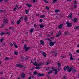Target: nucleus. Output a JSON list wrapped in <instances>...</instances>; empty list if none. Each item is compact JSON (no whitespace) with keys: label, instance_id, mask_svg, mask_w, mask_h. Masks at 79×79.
Here are the masks:
<instances>
[{"label":"nucleus","instance_id":"nucleus-13","mask_svg":"<svg viewBox=\"0 0 79 79\" xmlns=\"http://www.w3.org/2000/svg\"><path fill=\"white\" fill-rule=\"evenodd\" d=\"M25 76L26 75H25V74L24 73H22L21 77H22V78H24V77H25Z\"/></svg>","mask_w":79,"mask_h":79},{"label":"nucleus","instance_id":"nucleus-59","mask_svg":"<svg viewBox=\"0 0 79 79\" xmlns=\"http://www.w3.org/2000/svg\"><path fill=\"white\" fill-rule=\"evenodd\" d=\"M11 29H12V30H13L14 29V27H11Z\"/></svg>","mask_w":79,"mask_h":79},{"label":"nucleus","instance_id":"nucleus-32","mask_svg":"<svg viewBox=\"0 0 79 79\" xmlns=\"http://www.w3.org/2000/svg\"><path fill=\"white\" fill-rule=\"evenodd\" d=\"M43 0L44 2H45V3H48V1H47V0Z\"/></svg>","mask_w":79,"mask_h":79},{"label":"nucleus","instance_id":"nucleus-14","mask_svg":"<svg viewBox=\"0 0 79 79\" xmlns=\"http://www.w3.org/2000/svg\"><path fill=\"white\" fill-rule=\"evenodd\" d=\"M26 5L27 6H28V8H30V7H32V5L29 4H28V3H27Z\"/></svg>","mask_w":79,"mask_h":79},{"label":"nucleus","instance_id":"nucleus-37","mask_svg":"<svg viewBox=\"0 0 79 79\" xmlns=\"http://www.w3.org/2000/svg\"><path fill=\"white\" fill-rule=\"evenodd\" d=\"M45 9H46V10H49V7H48V6H46L45 7Z\"/></svg>","mask_w":79,"mask_h":79},{"label":"nucleus","instance_id":"nucleus-31","mask_svg":"<svg viewBox=\"0 0 79 79\" xmlns=\"http://www.w3.org/2000/svg\"><path fill=\"white\" fill-rule=\"evenodd\" d=\"M25 13L26 14H28V13H29V10H26L25 11Z\"/></svg>","mask_w":79,"mask_h":79},{"label":"nucleus","instance_id":"nucleus-18","mask_svg":"<svg viewBox=\"0 0 79 79\" xmlns=\"http://www.w3.org/2000/svg\"><path fill=\"white\" fill-rule=\"evenodd\" d=\"M55 11L56 12V13H59V12H60V10L59 9H57L55 10Z\"/></svg>","mask_w":79,"mask_h":79},{"label":"nucleus","instance_id":"nucleus-5","mask_svg":"<svg viewBox=\"0 0 79 79\" xmlns=\"http://www.w3.org/2000/svg\"><path fill=\"white\" fill-rule=\"evenodd\" d=\"M66 24L67 25V27H71L72 26H73V25L71 24H70V23H69V21H67L66 22Z\"/></svg>","mask_w":79,"mask_h":79},{"label":"nucleus","instance_id":"nucleus-42","mask_svg":"<svg viewBox=\"0 0 79 79\" xmlns=\"http://www.w3.org/2000/svg\"><path fill=\"white\" fill-rule=\"evenodd\" d=\"M14 47H15V48H18V46L17 45L15 44V46Z\"/></svg>","mask_w":79,"mask_h":79},{"label":"nucleus","instance_id":"nucleus-11","mask_svg":"<svg viewBox=\"0 0 79 79\" xmlns=\"http://www.w3.org/2000/svg\"><path fill=\"white\" fill-rule=\"evenodd\" d=\"M21 21V19H19V20H17V24H19L20 23Z\"/></svg>","mask_w":79,"mask_h":79},{"label":"nucleus","instance_id":"nucleus-47","mask_svg":"<svg viewBox=\"0 0 79 79\" xmlns=\"http://www.w3.org/2000/svg\"><path fill=\"white\" fill-rule=\"evenodd\" d=\"M37 0H34L33 1V3H35V2H37Z\"/></svg>","mask_w":79,"mask_h":79},{"label":"nucleus","instance_id":"nucleus-33","mask_svg":"<svg viewBox=\"0 0 79 79\" xmlns=\"http://www.w3.org/2000/svg\"><path fill=\"white\" fill-rule=\"evenodd\" d=\"M58 68L57 69V71H60L61 69V67H58Z\"/></svg>","mask_w":79,"mask_h":79},{"label":"nucleus","instance_id":"nucleus-1","mask_svg":"<svg viewBox=\"0 0 79 79\" xmlns=\"http://www.w3.org/2000/svg\"><path fill=\"white\" fill-rule=\"evenodd\" d=\"M64 71H66V70H67V71L69 72V73H70L71 71H73V73H75V72H76V70L72 68V67H70L69 68V67L68 66H65L64 68Z\"/></svg>","mask_w":79,"mask_h":79},{"label":"nucleus","instance_id":"nucleus-45","mask_svg":"<svg viewBox=\"0 0 79 79\" xmlns=\"http://www.w3.org/2000/svg\"><path fill=\"white\" fill-rule=\"evenodd\" d=\"M23 67V65L20 64V68H22Z\"/></svg>","mask_w":79,"mask_h":79},{"label":"nucleus","instance_id":"nucleus-62","mask_svg":"<svg viewBox=\"0 0 79 79\" xmlns=\"http://www.w3.org/2000/svg\"><path fill=\"white\" fill-rule=\"evenodd\" d=\"M10 34H11V33H10V32H9V33H8V34L7 35H8V36L10 35Z\"/></svg>","mask_w":79,"mask_h":79},{"label":"nucleus","instance_id":"nucleus-2","mask_svg":"<svg viewBox=\"0 0 79 79\" xmlns=\"http://www.w3.org/2000/svg\"><path fill=\"white\" fill-rule=\"evenodd\" d=\"M35 75H36L37 74V77H40V76H45V74L43 73L41 74L40 73H37L36 72V71L35 70V72L33 73Z\"/></svg>","mask_w":79,"mask_h":79},{"label":"nucleus","instance_id":"nucleus-9","mask_svg":"<svg viewBox=\"0 0 79 79\" xmlns=\"http://www.w3.org/2000/svg\"><path fill=\"white\" fill-rule=\"evenodd\" d=\"M42 54L45 57H46V56H47V54L45 52H43V53H42Z\"/></svg>","mask_w":79,"mask_h":79},{"label":"nucleus","instance_id":"nucleus-43","mask_svg":"<svg viewBox=\"0 0 79 79\" xmlns=\"http://www.w3.org/2000/svg\"><path fill=\"white\" fill-rule=\"evenodd\" d=\"M50 39H52V40H53L55 39V38L53 37H51V38H50Z\"/></svg>","mask_w":79,"mask_h":79},{"label":"nucleus","instance_id":"nucleus-54","mask_svg":"<svg viewBox=\"0 0 79 79\" xmlns=\"http://www.w3.org/2000/svg\"><path fill=\"white\" fill-rule=\"evenodd\" d=\"M16 8H15L14 9V11H16Z\"/></svg>","mask_w":79,"mask_h":79},{"label":"nucleus","instance_id":"nucleus-60","mask_svg":"<svg viewBox=\"0 0 79 79\" xmlns=\"http://www.w3.org/2000/svg\"><path fill=\"white\" fill-rule=\"evenodd\" d=\"M66 79V76H64V79Z\"/></svg>","mask_w":79,"mask_h":79},{"label":"nucleus","instance_id":"nucleus-12","mask_svg":"<svg viewBox=\"0 0 79 79\" xmlns=\"http://www.w3.org/2000/svg\"><path fill=\"white\" fill-rule=\"evenodd\" d=\"M50 46L51 47H53L54 45V43L53 42H50L49 44Z\"/></svg>","mask_w":79,"mask_h":79},{"label":"nucleus","instance_id":"nucleus-61","mask_svg":"<svg viewBox=\"0 0 79 79\" xmlns=\"http://www.w3.org/2000/svg\"><path fill=\"white\" fill-rule=\"evenodd\" d=\"M60 35L58 34V35H56V37H60Z\"/></svg>","mask_w":79,"mask_h":79},{"label":"nucleus","instance_id":"nucleus-50","mask_svg":"<svg viewBox=\"0 0 79 79\" xmlns=\"http://www.w3.org/2000/svg\"><path fill=\"white\" fill-rule=\"evenodd\" d=\"M55 74H58V71H56L55 73H54Z\"/></svg>","mask_w":79,"mask_h":79},{"label":"nucleus","instance_id":"nucleus-7","mask_svg":"<svg viewBox=\"0 0 79 79\" xmlns=\"http://www.w3.org/2000/svg\"><path fill=\"white\" fill-rule=\"evenodd\" d=\"M44 64V62L41 63L40 62L39 63V64H38V66H43Z\"/></svg>","mask_w":79,"mask_h":79},{"label":"nucleus","instance_id":"nucleus-53","mask_svg":"<svg viewBox=\"0 0 79 79\" xmlns=\"http://www.w3.org/2000/svg\"><path fill=\"white\" fill-rule=\"evenodd\" d=\"M42 21H43V20H42V19H40V23H41V22H42Z\"/></svg>","mask_w":79,"mask_h":79},{"label":"nucleus","instance_id":"nucleus-63","mask_svg":"<svg viewBox=\"0 0 79 79\" xmlns=\"http://www.w3.org/2000/svg\"><path fill=\"white\" fill-rule=\"evenodd\" d=\"M76 52H77V53H79V50H77L76 51Z\"/></svg>","mask_w":79,"mask_h":79},{"label":"nucleus","instance_id":"nucleus-30","mask_svg":"<svg viewBox=\"0 0 79 79\" xmlns=\"http://www.w3.org/2000/svg\"><path fill=\"white\" fill-rule=\"evenodd\" d=\"M4 39V38H2L0 40L1 42H2L3 40Z\"/></svg>","mask_w":79,"mask_h":79},{"label":"nucleus","instance_id":"nucleus-20","mask_svg":"<svg viewBox=\"0 0 79 79\" xmlns=\"http://www.w3.org/2000/svg\"><path fill=\"white\" fill-rule=\"evenodd\" d=\"M79 29V26H78L77 27H75L74 28V29L75 30H76V29Z\"/></svg>","mask_w":79,"mask_h":79},{"label":"nucleus","instance_id":"nucleus-15","mask_svg":"<svg viewBox=\"0 0 79 79\" xmlns=\"http://www.w3.org/2000/svg\"><path fill=\"white\" fill-rule=\"evenodd\" d=\"M73 15V13H70V14L68 16V18H72V15Z\"/></svg>","mask_w":79,"mask_h":79},{"label":"nucleus","instance_id":"nucleus-40","mask_svg":"<svg viewBox=\"0 0 79 79\" xmlns=\"http://www.w3.org/2000/svg\"><path fill=\"white\" fill-rule=\"evenodd\" d=\"M57 2V0H53V3H55V2Z\"/></svg>","mask_w":79,"mask_h":79},{"label":"nucleus","instance_id":"nucleus-38","mask_svg":"<svg viewBox=\"0 0 79 79\" xmlns=\"http://www.w3.org/2000/svg\"><path fill=\"white\" fill-rule=\"evenodd\" d=\"M45 15H43L42 16H40V17H41V18H44V17H45Z\"/></svg>","mask_w":79,"mask_h":79},{"label":"nucleus","instance_id":"nucleus-57","mask_svg":"<svg viewBox=\"0 0 79 79\" xmlns=\"http://www.w3.org/2000/svg\"><path fill=\"white\" fill-rule=\"evenodd\" d=\"M52 70H53H53H54V69H55V68L54 67H52Z\"/></svg>","mask_w":79,"mask_h":79},{"label":"nucleus","instance_id":"nucleus-25","mask_svg":"<svg viewBox=\"0 0 79 79\" xmlns=\"http://www.w3.org/2000/svg\"><path fill=\"white\" fill-rule=\"evenodd\" d=\"M35 69H40V67L39 66H36V67H34Z\"/></svg>","mask_w":79,"mask_h":79},{"label":"nucleus","instance_id":"nucleus-29","mask_svg":"<svg viewBox=\"0 0 79 79\" xmlns=\"http://www.w3.org/2000/svg\"><path fill=\"white\" fill-rule=\"evenodd\" d=\"M57 65L58 66V67H61V64L60 63H58Z\"/></svg>","mask_w":79,"mask_h":79},{"label":"nucleus","instance_id":"nucleus-52","mask_svg":"<svg viewBox=\"0 0 79 79\" xmlns=\"http://www.w3.org/2000/svg\"><path fill=\"white\" fill-rule=\"evenodd\" d=\"M50 36H51L50 35H49V34H48V35H47V37H50Z\"/></svg>","mask_w":79,"mask_h":79},{"label":"nucleus","instance_id":"nucleus-22","mask_svg":"<svg viewBox=\"0 0 79 79\" xmlns=\"http://www.w3.org/2000/svg\"><path fill=\"white\" fill-rule=\"evenodd\" d=\"M14 53L15 55H18V52H16V51H14Z\"/></svg>","mask_w":79,"mask_h":79},{"label":"nucleus","instance_id":"nucleus-35","mask_svg":"<svg viewBox=\"0 0 79 79\" xmlns=\"http://www.w3.org/2000/svg\"><path fill=\"white\" fill-rule=\"evenodd\" d=\"M50 61L47 62L46 63V65H48V64H50Z\"/></svg>","mask_w":79,"mask_h":79},{"label":"nucleus","instance_id":"nucleus-46","mask_svg":"<svg viewBox=\"0 0 79 79\" xmlns=\"http://www.w3.org/2000/svg\"><path fill=\"white\" fill-rule=\"evenodd\" d=\"M11 23V24L13 25V24H14L15 23V22H14V21H12Z\"/></svg>","mask_w":79,"mask_h":79},{"label":"nucleus","instance_id":"nucleus-36","mask_svg":"<svg viewBox=\"0 0 79 79\" xmlns=\"http://www.w3.org/2000/svg\"><path fill=\"white\" fill-rule=\"evenodd\" d=\"M20 64H16V66H17V67H19V68H20Z\"/></svg>","mask_w":79,"mask_h":79},{"label":"nucleus","instance_id":"nucleus-19","mask_svg":"<svg viewBox=\"0 0 79 79\" xmlns=\"http://www.w3.org/2000/svg\"><path fill=\"white\" fill-rule=\"evenodd\" d=\"M44 25L43 24H41L40 25V28H43L44 27Z\"/></svg>","mask_w":79,"mask_h":79},{"label":"nucleus","instance_id":"nucleus-55","mask_svg":"<svg viewBox=\"0 0 79 79\" xmlns=\"http://www.w3.org/2000/svg\"><path fill=\"white\" fill-rule=\"evenodd\" d=\"M0 74H1V75H2V74H3V73L2 72H0Z\"/></svg>","mask_w":79,"mask_h":79},{"label":"nucleus","instance_id":"nucleus-10","mask_svg":"<svg viewBox=\"0 0 79 79\" xmlns=\"http://www.w3.org/2000/svg\"><path fill=\"white\" fill-rule=\"evenodd\" d=\"M73 21H74V22H75V23H76L77 21V19L76 18H74L73 19Z\"/></svg>","mask_w":79,"mask_h":79},{"label":"nucleus","instance_id":"nucleus-41","mask_svg":"<svg viewBox=\"0 0 79 79\" xmlns=\"http://www.w3.org/2000/svg\"><path fill=\"white\" fill-rule=\"evenodd\" d=\"M5 34V32H2V33H1V35H4V34Z\"/></svg>","mask_w":79,"mask_h":79},{"label":"nucleus","instance_id":"nucleus-58","mask_svg":"<svg viewBox=\"0 0 79 79\" xmlns=\"http://www.w3.org/2000/svg\"><path fill=\"white\" fill-rule=\"evenodd\" d=\"M50 69V68H49V67H48V68H47V69H46V70H48L49 69Z\"/></svg>","mask_w":79,"mask_h":79},{"label":"nucleus","instance_id":"nucleus-24","mask_svg":"<svg viewBox=\"0 0 79 79\" xmlns=\"http://www.w3.org/2000/svg\"><path fill=\"white\" fill-rule=\"evenodd\" d=\"M58 34L60 35H62V33H61V31H59Z\"/></svg>","mask_w":79,"mask_h":79},{"label":"nucleus","instance_id":"nucleus-51","mask_svg":"<svg viewBox=\"0 0 79 79\" xmlns=\"http://www.w3.org/2000/svg\"><path fill=\"white\" fill-rule=\"evenodd\" d=\"M46 76L47 77H48V78H49V79H50L51 78V77H50L49 76L47 75Z\"/></svg>","mask_w":79,"mask_h":79},{"label":"nucleus","instance_id":"nucleus-27","mask_svg":"<svg viewBox=\"0 0 79 79\" xmlns=\"http://www.w3.org/2000/svg\"><path fill=\"white\" fill-rule=\"evenodd\" d=\"M76 4L73 5V8L74 9H76V7H77V5H76Z\"/></svg>","mask_w":79,"mask_h":79},{"label":"nucleus","instance_id":"nucleus-56","mask_svg":"<svg viewBox=\"0 0 79 79\" xmlns=\"http://www.w3.org/2000/svg\"><path fill=\"white\" fill-rule=\"evenodd\" d=\"M68 34V31H67L66 32H65V35H66V34Z\"/></svg>","mask_w":79,"mask_h":79},{"label":"nucleus","instance_id":"nucleus-4","mask_svg":"<svg viewBox=\"0 0 79 79\" xmlns=\"http://www.w3.org/2000/svg\"><path fill=\"white\" fill-rule=\"evenodd\" d=\"M7 21H8L7 20H5L3 21V23L2 24V27H1V28H3V27H4V26L5 25V24H6L7 23Z\"/></svg>","mask_w":79,"mask_h":79},{"label":"nucleus","instance_id":"nucleus-23","mask_svg":"<svg viewBox=\"0 0 79 79\" xmlns=\"http://www.w3.org/2000/svg\"><path fill=\"white\" fill-rule=\"evenodd\" d=\"M27 17H25L24 18V20H25V22H27Z\"/></svg>","mask_w":79,"mask_h":79},{"label":"nucleus","instance_id":"nucleus-21","mask_svg":"<svg viewBox=\"0 0 79 79\" xmlns=\"http://www.w3.org/2000/svg\"><path fill=\"white\" fill-rule=\"evenodd\" d=\"M4 60H10V59H9V58L8 57H6Z\"/></svg>","mask_w":79,"mask_h":79},{"label":"nucleus","instance_id":"nucleus-26","mask_svg":"<svg viewBox=\"0 0 79 79\" xmlns=\"http://www.w3.org/2000/svg\"><path fill=\"white\" fill-rule=\"evenodd\" d=\"M21 60H24V59H25V58H25L24 57L21 56Z\"/></svg>","mask_w":79,"mask_h":79},{"label":"nucleus","instance_id":"nucleus-8","mask_svg":"<svg viewBox=\"0 0 79 79\" xmlns=\"http://www.w3.org/2000/svg\"><path fill=\"white\" fill-rule=\"evenodd\" d=\"M40 43L42 45H44V41L42 40H40Z\"/></svg>","mask_w":79,"mask_h":79},{"label":"nucleus","instance_id":"nucleus-49","mask_svg":"<svg viewBox=\"0 0 79 79\" xmlns=\"http://www.w3.org/2000/svg\"><path fill=\"white\" fill-rule=\"evenodd\" d=\"M74 3H75V5H77V2H76V1H74Z\"/></svg>","mask_w":79,"mask_h":79},{"label":"nucleus","instance_id":"nucleus-3","mask_svg":"<svg viewBox=\"0 0 79 79\" xmlns=\"http://www.w3.org/2000/svg\"><path fill=\"white\" fill-rule=\"evenodd\" d=\"M31 48V47H27V45L26 44H25L23 46V48L25 49V52H27L28 50H29Z\"/></svg>","mask_w":79,"mask_h":79},{"label":"nucleus","instance_id":"nucleus-64","mask_svg":"<svg viewBox=\"0 0 79 79\" xmlns=\"http://www.w3.org/2000/svg\"><path fill=\"white\" fill-rule=\"evenodd\" d=\"M28 79H31V77L30 76L29 77Z\"/></svg>","mask_w":79,"mask_h":79},{"label":"nucleus","instance_id":"nucleus-34","mask_svg":"<svg viewBox=\"0 0 79 79\" xmlns=\"http://www.w3.org/2000/svg\"><path fill=\"white\" fill-rule=\"evenodd\" d=\"M56 52H57V51H53L52 52V53H56Z\"/></svg>","mask_w":79,"mask_h":79},{"label":"nucleus","instance_id":"nucleus-6","mask_svg":"<svg viewBox=\"0 0 79 79\" xmlns=\"http://www.w3.org/2000/svg\"><path fill=\"white\" fill-rule=\"evenodd\" d=\"M69 55L70 56V60L71 61H73V56H72V54L71 52L69 53Z\"/></svg>","mask_w":79,"mask_h":79},{"label":"nucleus","instance_id":"nucleus-17","mask_svg":"<svg viewBox=\"0 0 79 79\" xmlns=\"http://www.w3.org/2000/svg\"><path fill=\"white\" fill-rule=\"evenodd\" d=\"M34 28H31V29L30 30V32H31V33H32V32H34Z\"/></svg>","mask_w":79,"mask_h":79},{"label":"nucleus","instance_id":"nucleus-48","mask_svg":"<svg viewBox=\"0 0 79 79\" xmlns=\"http://www.w3.org/2000/svg\"><path fill=\"white\" fill-rule=\"evenodd\" d=\"M34 27L35 28V27H37V25L35 24H34Z\"/></svg>","mask_w":79,"mask_h":79},{"label":"nucleus","instance_id":"nucleus-28","mask_svg":"<svg viewBox=\"0 0 79 79\" xmlns=\"http://www.w3.org/2000/svg\"><path fill=\"white\" fill-rule=\"evenodd\" d=\"M61 27H62V25L61 24L58 27V28H59V29H61Z\"/></svg>","mask_w":79,"mask_h":79},{"label":"nucleus","instance_id":"nucleus-44","mask_svg":"<svg viewBox=\"0 0 79 79\" xmlns=\"http://www.w3.org/2000/svg\"><path fill=\"white\" fill-rule=\"evenodd\" d=\"M0 12H1V13H3L4 11L3 10H0Z\"/></svg>","mask_w":79,"mask_h":79},{"label":"nucleus","instance_id":"nucleus-39","mask_svg":"<svg viewBox=\"0 0 79 79\" xmlns=\"http://www.w3.org/2000/svg\"><path fill=\"white\" fill-rule=\"evenodd\" d=\"M45 40H46L50 41V39H49V38H45Z\"/></svg>","mask_w":79,"mask_h":79},{"label":"nucleus","instance_id":"nucleus-16","mask_svg":"<svg viewBox=\"0 0 79 79\" xmlns=\"http://www.w3.org/2000/svg\"><path fill=\"white\" fill-rule=\"evenodd\" d=\"M33 64L35 66H38V64H38V63H37V62L36 61H35V63L34 62L33 63Z\"/></svg>","mask_w":79,"mask_h":79}]
</instances>
